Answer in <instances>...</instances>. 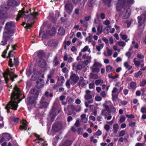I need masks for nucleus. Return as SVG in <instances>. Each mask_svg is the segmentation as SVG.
Here are the masks:
<instances>
[{"label":"nucleus","mask_w":146,"mask_h":146,"mask_svg":"<svg viewBox=\"0 0 146 146\" xmlns=\"http://www.w3.org/2000/svg\"><path fill=\"white\" fill-rule=\"evenodd\" d=\"M20 92H12L11 93V100L5 107L8 113L10 112V108L14 110H17L18 106V104L20 102L19 100V97L21 96V94Z\"/></svg>","instance_id":"1"},{"label":"nucleus","mask_w":146,"mask_h":146,"mask_svg":"<svg viewBox=\"0 0 146 146\" xmlns=\"http://www.w3.org/2000/svg\"><path fill=\"white\" fill-rule=\"evenodd\" d=\"M134 3V0H117V3L116 5L117 11L120 10L122 5L130 7L131 5Z\"/></svg>","instance_id":"2"},{"label":"nucleus","mask_w":146,"mask_h":146,"mask_svg":"<svg viewBox=\"0 0 146 146\" xmlns=\"http://www.w3.org/2000/svg\"><path fill=\"white\" fill-rule=\"evenodd\" d=\"M15 25L14 23L12 21H9L6 23L5 28V31L3 33L4 37H7L8 34H12L14 31L11 28Z\"/></svg>","instance_id":"3"},{"label":"nucleus","mask_w":146,"mask_h":146,"mask_svg":"<svg viewBox=\"0 0 146 146\" xmlns=\"http://www.w3.org/2000/svg\"><path fill=\"white\" fill-rule=\"evenodd\" d=\"M3 75L7 84L8 82L9 79H11L12 81H13L14 78L17 77V75L15 74L13 72H11L9 68H8L7 70L3 73Z\"/></svg>","instance_id":"4"},{"label":"nucleus","mask_w":146,"mask_h":146,"mask_svg":"<svg viewBox=\"0 0 146 146\" xmlns=\"http://www.w3.org/2000/svg\"><path fill=\"white\" fill-rule=\"evenodd\" d=\"M39 95V92H30L27 99L29 103L30 104H35Z\"/></svg>","instance_id":"5"},{"label":"nucleus","mask_w":146,"mask_h":146,"mask_svg":"<svg viewBox=\"0 0 146 146\" xmlns=\"http://www.w3.org/2000/svg\"><path fill=\"white\" fill-rule=\"evenodd\" d=\"M123 11V18L124 19H126L128 18L131 15V10L130 7L122 5L120 10Z\"/></svg>","instance_id":"6"},{"label":"nucleus","mask_w":146,"mask_h":146,"mask_svg":"<svg viewBox=\"0 0 146 146\" xmlns=\"http://www.w3.org/2000/svg\"><path fill=\"white\" fill-rule=\"evenodd\" d=\"M8 9L3 5H1L0 7V19H4L8 17L7 12Z\"/></svg>","instance_id":"7"},{"label":"nucleus","mask_w":146,"mask_h":146,"mask_svg":"<svg viewBox=\"0 0 146 146\" xmlns=\"http://www.w3.org/2000/svg\"><path fill=\"white\" fill-rule=\"evenodd\" d=\"M102 67V65L101 64L98 62L95 61L93 65L90 67V68L92 72L98 73L100 71L99 68Z\"/></svg>","instance_id":"8"},{"label":"nucleus","mask_w":146,"mask_h":146,"mask_svg":"<svg viewBox=\"0 0 146 146\" xmlns=\"http://www.w3.org/2000/svg\"><path fill=\"white\" fill-rule=\"evenodd\" d=\"M62 124L60 121H58L55 122L53 124L52 128L53 130L55 132H58L62 129Z\"/></svg>","instance_id":"9"},{"label":"nucleus","mask_w":146,"mask_h":146,"mask_svg":"<svg viewBox=\"0 0 146 146\" xmlns=\"http://www.w3.org/2000/svg\"><path fill=\"white\" fill-rule=\"evenodd\" d=\"M35 135L37 138V139L35 140L37 142L36 146H46L45 141L44 139L40 138L39 135L36 133L35 134Z\"/></svg>","instance_id":"10"},{"label":"nucleus","mask_w":146,"mask_h":146,"mask_svg":"<svg viewBox=\"0 0 146 146\" xmlns=\"http://www.w3.org/2000/svg\"><path fill=\"white\" fill-rule=\"evenodd\" d=\"M91 92H86V94L84 96V98L86 100H88V104L92 103L93 102V98L94 95L92 94Z\"/></svg>","instance_id":"11"},{"label":"nucleus","mask_w":146,"mask_h":146,"mask_svg":"<svg viewBox=\"0 0 146 146\" xmlns=\"http://www.w3.org/2000/svg\"><path fill=\"white\" fill-rule=\"evenodd\" d=\"M146 19V15L143 14L141 16L138 17L139 26H141L145 22Z\"/></svg>","instance_id":"12"},{"label":"nucleus","mask_w":146,"mask_h":146,"mask_svg":"<svg viewBox=\"0 0 146 146\" xmlns=\"http://www.w3.org/2000/svg\"><path fill=\"white\" fill-rule=\"evenodd\" d=\"M82 58L84 59L86 58L87 59V60L84 61L83 63V64L87 66L88 64L91 62L92 57L90 56L87 55L86 54H83Z\"/></svg>","instance_id":"13"},{"label":"nucleus","mask_w":146,"mask_h":146,"mask_svg":"<svg viewBox=\"0 0 146 146\" xmlns=\"http://www.w3.org/2000/svg\"><path fill=\"white\" fill-rule=\"evenodd\" d=\"M65 10L68 13L70 14L72 11L73 7L70 3L66 4L64 5Z\"/></svg>","instance_id":"14"},{"label":"nucleus","mask_w":146,"mask_h":146,"mask_svg":"<svg viewBox=\"0 0 146 146\" xmlns=\"http://www.w3.org/2000/svg\"><path fill=\"white\" fill-rule=\"evenodd\" d=\"M58 41L56 40H50L47 43L44 42V44L46 46L54 47L57 46L58 44Z\"/></svg>","instance_id":"15"},{"label":"nucleus","mask_w":146,"mask_h":146,"mask_svg":"<svg viewBox=\"0 0 146 146\" xmlns=\"http://www.w3.org/2000/svg\"><path fill=\"white\" fill-rule=\"evenodd\" d=\"M37 63L38 66L41 68H43L46 65V63L45 61L41 58L37 59Z\"/></svg>","instance_id":"16"},{"label":"nucleus","mask_w":146,"mask_h":146,"mask_svg":"<svg viewBox=\"0 0 146 146\" xmlns=\"http://www.w3.org/2000/svg\"><path fill=\"white\" fill-rule=\"evenodd\" d=\"M41 73L40 72L37 70H35L34 72V73L32 75L31 79L33 80H35L39 78L40 76Z\"/></svg>","instance_id":"17"},{"label":"nucleus","mask_w":146,"mask_h":146,"mask_svg":"<svg viewBox=\"0 0 146 146\" xmlns=\"http://www.w3.org/2000/svg\"><path fill=\"white\" fill-rule=\"evenodd\" d=\"M14 61L13 63V62L11 58H10L9 61V64L11 67H12L14 64L15 66H17L19 64V61L17 59H16L15 58H14Z\"/></svg>","instance_id":"18"},{"label":"nucleus","mask_w":146,"mask_h":146,"mask_svg":"<svg viewBox=\"0 0 146 146\" xmlns=\"http://www.w3.org/2000/svg\"><path fill=\"white\" fill-rule=\"evenodd\" d=\"M27 123L26 121H24L22 123V125L20 126L19 129L21 130H27Z\"/></svg>","instance_id":"19"},{"label":"nucleus","mask_w":146,"mask_h":146,"mask_svg":"<svg viewBox=\"0 0 146 146\" xmlns=\"http://www.w3.org/2000/svg\"><path fill=\"white\" fill-rule=\"evenodd\" d=\"M36 83V87L38 88H40L43 86L44 82L43 80L40 79L37 81Z\"/></svg>","instance_id":"20"},{"label":"nucleus","mask_w":146,"mask_h":146,"mask_svg":"<svg viewBox=\"0 0 146 146\" xmlns=\"http://www.w3.org/2000/svg\"><path fill=\"white\" fill-rule=\"evenodd\" d=\"M70 79L75 83H76L79 80V77L75 74H72L70 76Z\"/></svg>","instance_id":"21"},{"label":"nucleus","mask_w":146,"mask_h":146,"mask_svg":"<svg viewBox=\"0 0 146 146\" xmlns=\"http://www.w3.org/2000/svg\"><path fill=\"white\" fill-rule=\"evenodd\" d=\"M25 8H23L22 9V10H20L18 14V15L17 18V21L19 20V19L22 16H23L25 14Z\"/></svg>","instance_id":"22"},{"label":"nucleus","mask_w":146,"mask_h":146,"mask_svg":"<svg viewBox=\"0 0 146 146\" xmlns=\"http://www.w3.org/2000/svg\"><path fill=\"white\" fill-rule=\"evenodd\" d=\"M88 83V82L84 80L83 78L81 77L80 78L79 82L80 86H81L82 87L84 86Z\"/></svg>","instance_id":"23"},{"label":"nucleus","mask_w":146,"mask_h":146,"mask_svg":"<svg viewBox=\"0 0 146 146\" xmlns=\"http://www.w3.org/2000/svg\"><path fill=\"white\" fill-rule=\"evenodd\" d=\"M42 36V40L43 41H44L45 39H46L48 37V34L47 33H45L44 32H42L41 31H40L39 33V36H40L41 35Z\"/></svg>","instance_id":"24"},{"label":"nucleus","mask_w":146,"mask_h":146,"mask_svg":"<svg viewBox=\"0 0 146 146\" xmlns=\"http://www.w3.org/2000/svg\"><path fill=\"white\" fill-rule=\"evenodd\" d=\"M118 92H112V99L113 102L119 100L118 98Z\"/></svg>","instance_id":"25"},{"label":"nucleus","mask_w":146,"mask_h":146,"mask_svg":"<svg viewBox=\"0 0 146 146\" xmlns=\"http://www.w3.org/2000/svg\"><path fill=\"white\" fill-rule=\"evenodd\" d=\"M104 3L107 4L109 7H110L112 4V1L113 0H102Z\"/></svg>","instance_id":"26"},{"label":"nucleus","mask_w":146,"mask_h":146,"mask_svg":"<svg viewBox=\"0 0 146 146\" xmlns=\"http://www.w3.org/2000/svg\"><path fill=\"white\" fill-rule=\"evenodd\" d=\"M64 61H68V63H70L74 60V59L72 57H70L68 58L67 55L64 56Z\"/></svg>","instance_id":"27"},{"label":"nucleus","mask_w":146,"mask_h":146,"mask_svg":"<svg viewBox=\"0 0 146 146\" xmlns=\"http://www.w3.org/2000/svg\"><path fill=\"white\" fill-rule=\"evenodd\" d=\"M86 115L82 114L81 115V121L84 123H86L88 121V118L86 117Z\"/></svg>","instance_id":"28"},{"label":"nucleus","mask_w":146,"mask_h":146,"mask_svg":"<svg viewBox=\"0 0 146 146\" xmlns=\"http://www.w3.org/2000/svg\"><path fill=\"white\" fill-rule=\"evenodd\" d=\"M106 70L107 72H112L115 70V69L111 66L108 65L106 67Z\"/></svg>","instance_id":"29"},{"label":"nucleus","mask_w":146,"mask_h":146,"mask_svg":"<svg viewBox=\"0 0 146 146\" xmlns=\"http://www.w3.org/2000/svg\"><path fill=\"white\" fill-rule=\"evenodd\" d=\"M124 66L128 70H130L132 68V66L130 65V64L127 62H125L123 64Z\"/></svg>","instance_id":"30"},{"label":"nucleus","mask_w":146,"mask_h":146,"mask_svg":"<svg viewBox=\"0 0 146 146\" xmlns=\"http://www.w3.org/2000/svg\"><path fill=\"white\" fill-rule=\"evenodd\" d=\"M119 128L118 125L116 123L114 124L113 125V132L114 133H116L118 131V130Z\"/></svg>","instance_id":"31"},{"label":"nucleus","mask_w":146,"mask_h":146,"mask_svg":"<svg viewBox=\"0 0 146 146\" xmlns=\"http://www.w3.org/2000/svg\"><path fill=\"white\" fill-rule=\"evenodd\" d=\"M58 33L60 35H63L65 33V30L62 27H60L58 29Z\"/></svg>","instance_id":"32"},{"label":"nucleus","mask_w":146,"mask_h":146,"mask_svg":"<svg viewBox=\"0 0 146 146\" xmlns=\"http://www.w3.org/2000/svg\"><path fill=\"white\" fill-rule=\"evenodd\" d=\"M89 76L90 78L94 79H96L98 78V75L93 73H90Z\"/></svg>","instance_id":"33"},{"label":"nucleus","mask_w":146,"mask_h":146,"mask_svg":"<svg viewBox=\"0 0 146 146\" xmlns=\"http://www.w3.org/2000/svg\"><path fill=\"white\" fill-rule=\"evenodd\" d=\"M53 64L54 66H57L59 63L58 60V58L56 56H55L53 60Z\"/></svg>","instance_id":"34"},{"label":"nucleus","mask_w":146,"mask_h":146,"mask_svg":"<svg viewBox=\"0 0 146 146\" xmlns=\"http://www.w3.org/2000/svg\"><path fill=\"white\" fill-rule=\"evenodd\" d=\"M104 83V81L102 79H98L96 80L94 84L97 86H98Z\"/></svg>","instance_id":"35"},{"label":"nucleus","mask_w":146,"mask_h":146,"mask_svg":"<svg viewBox=\"0 0 146 146\" xmlns=\"http://www.w3.org/2000/svg\"><path fill=\"white\" fill-rule=\"evenodd\" d=\"M88 50L90 54L91 53L90 49L89 48L88 46H86L81 50V52H84Z\"/></svg>","instance_id":"36"},{"label":"nucleus","mask_w":146,"mask_h":146,"mask_svg":"<svg viewBox=\"0 0 146 146\" xmlns=\"http://www.w3.org/2000/svg\"><path fill=\"white\" fill-rule=\"evenodd\" d=\"M50 115H56V108L54 106L52 107V108L49 112Z\"/></svg>","instance_id":"37"},{"label":"nucleus","mask_w":146,"mask_h":146,"mask_svg":"<svg viewBox=\"0 0 146 146\" xmlns=\"http://www.w3.org/2000/svg\"><path fill=\"white\" fill-rule=\"evenodd\" d=\"M69 108H70L73 112L74 111H76V107L73 104H71L68 106V110H69Z\"/></svg>","instance_id":"38"},{"label":"nucleus","mask_w":146,"mask_h":146,"mask_svg":"<svg viewBox=\"0 0 146 146\" xmlns=\"http://www.w3.org/2000/svg\"><path fill=\"white\" fill-rule=\"evenodd\" d=\"M83 62H79L76 66V68L78 70H80L83 67Z\"/></svg>","instance_id":"39"},{"label":"nucleus","mask_w":146,"mask_h":146,"mask_svg":"<svg viewBox=\"0 0 146 146\" xmlns=\"http://www.w3.org/2000/svg\"><path fill=\"white\" fill-rule=\"evenodd\" d=\"M104 46V44L103 43L100 44L96 47V49L98 51H100L103 48Z\"/></svg>","instance_id":"40"},{"label":"nucleus","mask_w":146,"mask_h":146,"mask_svg":"<svg viewBox=\"0 0 146 146\" xmlns=\"http://www.w3.org/2000/svg\"><path fill=\"white\" fill-rule=\"evenodd\" d=\"M116 44H117L119 46L122 47H123L126 45V43L123 41H119L117 42Z\"/></svg>","instance_id":"41"},{"label":"nucleus","mask_w":146,"mask_h":146,"mask_svg":"<svg viewBox=\"0 0 146 146\" xmlns=\"http://www.w3.org/2000/svg\"><path fill=\"white\" fill-rule=\"evenodd\" d=\"M7 134V133H3L2 136L0 137V143H1L4 141L5 138V137L6 136Z\"/></svg>","instance_id":"42"},{"label":"nucleus","mask_w":146,"mask_h":146,"mask_svg":"<svg viewBox=\"0 0 146 146\" xmlns=\"http://www.w3.org/2000/svg\"><path fill=\"white\" fill-rule=\"evenodd\" d=\"M98 33L97 34L99 35L101 33L102 31V27L99 26L97 28Z\"/></svg>","instance_id":"43"},{"label":"nucleus","mask_w":146,"mask_h":146,"mask_svg":"<svg viewBox=\"0 0 146 146\" xmlns=\"http://www.w3.org/2000/svg\"><path fill=\"white\" fill-rule=\"evenodd\" d=\"M106 50H107V53L108 56H111L112 54V51L109 49L108 47L106 48Z\"/></svg>","instance_id":"44"},{"label":"nucleus","mask_w":146,"mask_h":146,"mask_svg":"<svg viewBox=\"0 0 146 146\" xmlns=\"http://www.w3.org/2000/svg\"><path fill=\"white\" fill-rule=\"evenodd\" d=\"M7 43V40L5 38H3V40L0 42V44L2 45H5Z\"/></svg>","instance_id":"45"},{"label":"nucleus","mask_w":146,"mask_h":146,"mask_svg":"<svg viewBox=\"0 0 146 146\" xmlns=\"http://www.w3.org/2000/svg\"><path fill=\"white\" fill-rule=\"evenodd\" d=\"M103 106L105 108L106 110L108 113H111V111H110V107L108 105H106V104H103Z\"/></svg>","instance_id":"46"},{"label":"nucleus","mask_w":146,"mask_h":146,"mask_svg":"<svg viewBox=\"0 0 146 146\" xmlns=\"http://www.w3.org/2000/svg\"><path fill=\"white\" fill-rule=\"evenodd\" d=\"M58 80L59 81H60L61 82L63 83L64 82V78L62 76H60L58 77Z\"/></svg>","instance_id":"47"},{"label":"nucleus","mask_w":146,"mask_h":146,"mask_svg":"<svg viewBox=\"0 0 146 146\" xmlns=\"http://www.w3.org/2000/svg\"><path fill=\"white\" fill-rule=\"evenodd\" d=\"M92 40V37L90 35L87 37L86 38V41H88L89 43H90Z\"/></svg>","instance_id":"48"},{"label":"nucleus","mask_w":146,"mask_h":146,"mask_svg":"<svg viewBox=\"0 0 146 146\" xmlns=\"http://www.w3.org/2000/svg\"><path fill=\"white\" fill-rule=\"evenodd\" d=\"M111 27L110 26L106 27L104 29V32L105 33H107L109 32L110 30Z\"/></svg>","instance_id":"49"},{"label":"nucleus","mask_w":146,"mask_h":146,"mask_svg":"<svg viewBox=\"0 0 146 146\" xmlns=\"http://www.w3.org/2000/svg\"><path fill=\"white\" fill-rule=\"evenodd\" d=\"M125 131L124 130H122L120 132L119 136V137H123L125 134Z\"/></svg>","instance_id":"50"},{"label":"nucleus","mask_w":146,"mask_h":146,"mask_svg":"<svg viewBox=\"0 0 146 146\" xmlns=\"http://www.w3.org/2000/svg\"><path fill=\"white\" fill-rule=\"evenodd\" d=\"M142 74V72L141 71H139L138 72L135 73L134 76L135 78H137L141 75Z\"/></svg>","instance_id":"51"},{"label":"nucleus","mask_w":146,"mask_h":146,"mask_svg":"<svg viewBox=\"0 0 146 146\" xmlns=\"http://www.w3.org/2000/svg\"><path fill=\"white\" fill-rule=\"evenodd\" d=\"M110 111L111 113L112 112L113 113H115V112L116 110L115 108L113 106H110Z\"/></svg>","instance_id":"52"},{"label":"nucleus","mask_w":146,"mask_h":146,"mask_svg":"<svg viewBox=\"0 0 146 146\" xmlns=\"http://www.w3.org/2000/svg\"><path fill=\"white\" fill-rule=\"evenodd\" d=\"M110 126L108 124H106L104 125V129L107 131L108 132L110 130Z\"/></svg>","instance_id":"53"},{"label":"nucleus","mask_w":146,"mask_h":146,"mask_svg":"<svg viewBox=\"0 0 146 146\" xmlns=\"http://www.w3.org/2000/svg\"><path fill=\"white\" fill-rule=\"evenodd\" d=\"M135 58H134L133 60V62L135 64L136 66H139L140 64V62L137 61H136L135 60Z\"/></svg>","instance_id":"54"},{"label":"nucleus","mask_w":146,"mask_h":146,"mask_svg":"<svg viewBox=\"0 0 146 146\" xmlns=\"http://www.w3.org/2000/svg\"><path fill=\"white\" fill-rule=\"evenodd\" d=\"M110 21L107 19L105 21H104L103 22V23L106 25H109L110 24Z\"/></svg>","instance_id":"55"},{"label":"nucleus","mask_w":146,"mask_h":146,"mask_svg":"<svg viewBox=\"0 0 146 146\" xmlns=\"http://www.w3.org/2000/svg\"><path fill=\"white\" fill-rule=\"evenodd\" d=\"M120 36H121L122 39L123 40H125L127 38V36L126 35H123L122 33H120Z\"/></svg>","instance_id":"56"},{"label":"nucleus","mask_w":146,"mask_h":146,"mask_svg":"<svg viewBox=\"0 0 146 146\" xmlns=\"http://www.w3.org/2000/svg\"><path fill=\"white\" fill-rule=\"evenodd\" d=\"M131 87L132 88H135L136 86V84L135 82H132L130 83Z\"/></svg>","instance_id":"57"},{"label":"nucleus","mask_w":146,"mask_h":146,"mask_svg":"<svg viewBox=\"0 0 146 146\" xmlns=\"http://www.w3.org/2000/svg\"><path fill=\"white\" fill-rule=\"evenodd\" d=\"M76 36L79 38H80V39H82L83 38V37L81 33L80 32H78L76 33Z\"/></svg>","instance_id":"58"},{"label":"nucleus","mask_w":146,"mask_h":146,"mask_svg":"<svg viewBox=\"0 0 146 146\" xmlns=\"http://www.w3.org/2000/svg\"><path fill=\"white\" fill-rule=\"evenodd\" d=\"M95 99L96 101L98 102L101 101L102 100V98L98 96H96L95 97Z\"/></svg>","instance_id":"59"},{"label":"nucleus","mask_w":146,"mask_h":146,"mask_svg":"<svg viewBox=\"0 0 146 146\" xmlns=\"http://www.w3.org/2000/svg\"><path fill=\"white\" fill-rule=\"evenodd\" d=\"M45 95L47 97H48L49 96L51 97H52L53 96V94L52 93H50L49 94V92H46L45 93Z\"/></svg>","instance_id":"60"},{"label":"nucleus","mask_w":146,"mask_h":146,"mask_svg":"<svg viewBox=\"0 0 146 146\" xmlns=\"http://www.w3.org/2000/svg\"><path fill=\"white\" fill-rule=\"evenodd\" d=\"M141 112L143 113H146V108L145 107H142L141 109Z\"/></svg>","instance_id":"61"},{"label":"nucleus","mask_w":146,"mask_h":146,"mask_svg":"<svg viewBox=\"0 0 146 146\" xmlns=\"http://www.w3.org/2000/svg\"><path fill=\"white\" fill-rule=\"evenodd\" d=\"M91 18V17L90 15H87L85 17L84 19L85 21H89Z\"/></svg>","instance_id":"62"},{"label":"nucleus","mask_w":146,"mask_h":146,"mask_svg":"<svg viewBox=\"0 0 146 146\" xmlns=\"http://www.w3.org/2000/svg\"><path fill=\"white\" fill-rule=\"evenodd\" d=\"M80 123L79 120H77L76 121L74 125L76 127H78L80 126Z\"/></svg>","instance_id":"63"},{"label":"nucleus","mask_w":146,"mask_h":146,"mask_svg":"<svg viewBox=\"0 0 146 146\" xmlns=\"http://www.w3.org/2000/svg\"><path fill=\"white\" fill-rule=\"evenodd\" d=\"M41 104L42 106V107L43 108H45L46 107L48 104L46 102H44L42 103Z\"/></svg>","instance_id":"64"}]
</instances>
